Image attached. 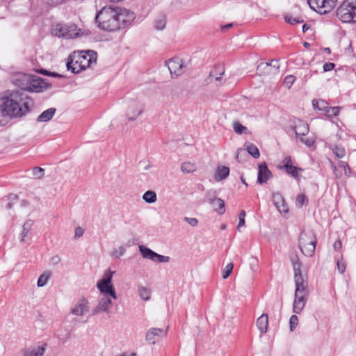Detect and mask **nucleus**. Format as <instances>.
<instances>
[{"label":"nucleus","mask_w":356,"mask_h":356,"mask_svg":"<svg viewBox=\"0 0 356 356\" xmlns=\"http://www.w3.org/2000/svg\"><path fill=\"white\" fill-rule=\"evenodd\" d=\"M166 19L163 15L159 16L154 22V27L157 30H163L165 27Z\"/></svg>","instance_id":"35"},{"label":"nucleus","mask_w":356,"mask_h":356,"mask_svg":"<svg viewBox=\"0 0 356 356\" xmlns=\"http://www.w3.org/2000/svg\"><path fill=\"white\" fill-rule=\"evenodd\" d=\"M84 230L81 227H78L75 229L74 238H79L83 236Z\"/></svg>","instance_id":"57"},{"label":"nucleus","mask_w":356,"mask_h":356,"mask_svg":"<svg viewBox=\"0 0 356 356\" xmlns=\"http://www.w3.org/2000/svg\"><path fill=\"white\" fill-rule=\"evenodd\" d=\"M285 20L286 22L291 24H296L299 23L303 22L302 19H300L299 17H293L292 16H286Z\"/></svg>","instance_id":"51"},{"label":"nucleus","mask_w":356,"mask_h":356,"mask_svg":"<svg viewBox=\"0 0 356 356\" xmlns=\"http://www.w3.org/2000/svg\"><path fill=\"white\" fill-rule=\"evenodd\" d=\"M143 106L138 102H132L127 111V116L129 120H135L143 113Z\"/></svg>","instance_id":"15"},{"label":"nucleus","mask_w":356,"mask_h":356,"mask_svg":"<svg viewBox=\"0 0 356 356\" xmlns=\"http://www.w3.org/2000/svg\"><path fill=\"white\" fill-rule=\"evenodd\" d=\"M298 324V318L296 315H292L289 319L290 331L293 332Z\"/></svg>","instance_id":"44"},{"label":"nucleus","mask_w":356,"mask_h":356,"mask_svg":"<svg viewBox=\"0 0 356 356\" xmlns=\"http://www.w3.org/2000/svg\"><path fill=\"white\" fill-rule=\"evenodd\" d=\"M95 22L98 26L107 31H115L121 28L124 22L123 15L111 7H104L96 15Z\"/></svg>","instance_id":"2"},{"label":"nucleus","mask_w":356,"mask_h":356,"mask_svg":"<svg viewBox=\"0 0 356 356\" xmlns=\"http://www.w3.org/2000/svg\"><path fill=\"white\" fill-rule=\"evenodd\" d=\"M233 268L234 264L232 263H229L225 266L222 273V278L224 280L227 279L230 275L233 270Z\"/></svg>","instance_id":"46"},{"label":"nucleus","mask_w":356,"mask_h":356,"mask_svg":"<svg viewBox=\"0 0 356 356\" xmlns=\"http://www.w3.org/2000/svg\"><path fill=\"white\" fill-rule=\"evenodd\" d=\"M181 170L184 173H191L197 170V166L195 163L184 162L181 165Z\"/></svg>","instance_id":"30"},{"label":"nucleus","mask_w":356,"mask_h":356,"mask_svg":"<svg viewBox=\"0 0 356 356\" xmlns=\"http://www.w3.org/2000/svg\"><path fill=\"white\" fill-rule=\"evenodd\" d=\"M232 26V24H226L225 26H222L221 27V29H222V31H225L226 30L229 29Z\"/></svg>","instance_id":"63"},{"label":"nucleus","mask_w":356,"mask_h":356,"mask_svg":"<svg viewBox=\"0 0 356 356\" xmlns=\"http://www.w3.org/2000/svg\"><path fill=\"white\" fill-rule=\"evenodd\" d=\"M45 350L46 345L32 347L24 351V356H43Z\"/></svg>","instance_id":"24"},{"label":"nucleus","mask_w":356,"mask_h":356,"mask_svg":"<svg viewBox=\"0 0 356 356\" xmlns=\"http://www.w3.org/2000/svg\"><path fill=\"white\" fill-rule=\"evenodd\" d=\"M263 65L265 67V68L273 67L274 68V70L273 72V73H276V72H279L278 60H272L270 63H261V64H260L259 67H261Z\"/></svg>","instance_id":"40"},{"label":"nucleus","mask_w":356,"mask_h":356,"mask_svg":"<svg viewBox=\"0 0 356 356\" xmlns=\"http://www.w3.org/2000/svg\"><path fill=\"white\" fill-rule=\"evenodd\" d=\"M273 201L274 205L279 211L280 213H286L289 211L288 206L282 197V196L279 193L273 194Z\"/></svg>","instance_id":"18"},{"label":"nucleus","mask_w":356,"mask_h":356,"mask_svg":"<svg viewBox=\"0 0 356 356\" xmlns=\"http://www.w3.org/2000/svg\"><path fill=\"white\" fill-rule=\"evenodd\" d=\"M143 199L147 203H154L156 201V194L153 191H147L143 194Z\"/></svg>","instance_id":"33"},{"label":"nucleus","mask_w":356,"mask_h":356,"mask_svg":"<svg viewBox=\"0 0 356 356\" xmlns=\"http://www.w3.org/2000/svg\"><path fill=\"white\" fill-rule=\"evenodd\" d=\"M55 108H49L47 110L43 111L37 118V121L39 122H48L52 119L56 113Z\"/></svg>","instance_id":"25"},{"label":"nucleus","mask_w":356,"mask_h":356,"mask_svg":"<svg viewBox=\"0 0 356 356\" xmlns=\"http://www.w3.org/2000/svg\"><path fill=\"white\" fill-rule=\"evenodd\" d=\"M245 215H246V213L244 210H242L239 214H238V218L239 219H245Z\"/></svg>","instance_id":"62"},{"label":"nucleus","mask_w":356,"mask_h":356,"mask_svg":"<svg viewBox=\"0 0 356 356\" xmlns=\"http://www.w3.org/2000/svg\"><path fill=\"white\" fill-rule=\"evenodd\" d=\"M233 128L234 131L238 134H241L244 131L247 130V127H245L238 122H236L234 123Z\"/></svg>","instance_id":"47"},{"label":"nucleus","mask_w":356,"mask_h":356,"mask_svg":"<svg viewBox=\"0 0 356 356\" xmlns=\"http://www.w3.org/2000/svg\"><path fill=\"white\" fill-rule=\"evenodd\" d=\"M337 15L342 22H356V6L347 0H344L337 8Z\"/></svg>","instance_id":"7"},{"label":"nucleus","mask_w":356,"mask_h":356,"mask_svg":"<svg viewBox=\"0 0 356 356\" xmlns=\"http://www.w3.org/2000/svg\"><path fill=\"white\" fill-rule=\"evenodd\" d=\"M90 311V303L88 300L82 298L71 309V313L76 316H83Z\"/></svg>","instance_id":"12"},{"label":"nucleus","mask_w":356,"mask_h":356,"mask_svg":"<svg viewBox=\"0 0 356 356\" xmlns=\"http://www.w3.org/2000/svg\"><path fill=\"white\" fill-rule=\"evenodd\" d=\"M310 8L320 14L330 12L335 6L337 0H307Z\"/></svg>","instance_id":"8"},{"label":"nucleus","mask_w":356,"mask_h":356,"mask_svg":"<svg viewBox=\"0 0 356 356\" xmlns=\"http://www.w3.org/2000/svg\"><path fill=\"white\" fill-rule=\"evenodd\" d=\"M337 266L338 271L341 274H342L345 272L346 266V263L344 262L343 259L337 261Z\"/></svg>","instance_id":"52"},{"label":"nucleus","mask_w":356,"mask_h":356,"mask_svg":"<svg viewBox=\"0 0 356 356\" xmlns=\"http://www.w3.org/2000/svg\"><path fill=\"white\" fill-rule=\"evenodd\" d=\"M44 169L40 167H35L33 168L32 175L37 179H40L44 176Z\"/></svg>","instance_id":"45"},{"label":"nucleus","mask_w":356,"mask_h":356,"mask_svg":"<svg viewBox=\"0 0 356 356\" xmlns=\"http://www.w3.org/2000/svg\"><path fill=\"white\" fill-rule=\"evenodd\" d=\"M298 138H300V141L307 147H312L314 144V140L313 139V138H305V136H300Z\"/></svg>","instance_id":"49"},{"label":"nucleus","mask_w":356,"mask_h":356,"mask_svg":"<svg viewBox=\"0 0 356 356\" xmlns=\"http://www.w3.org/2000/svg\"><path fill=\"white\" fill-rule=\"evenodd\" d=\"M299 247L307 257L313 255L316 248V237L312 232H302L299 236Z\"/></svg>","instance_id":"6"},{"label":"nucleus","mask_w":356,"mask_h":356,"mask_svg":"<svg viewBox=\"0 0 356 356\" xmlns=\"http://www.w3.org/2000/svg\"><path fill=\"white\" fill-rule=\"evenodd\" d=\"M272 177V173L268 168L265 162L259 165L257 181L262 184L266 183Z\"/></svg>","instance_id":"17"},{"label":"nucleus","mask_w":356,"mask_h":356,"mask_svg":"<svg viewBox=\"0 0 356 356\" xmlns=\"http://www.w3.org/2000/svg\"><path fill=\"white\" fill-rule=\"evenodd\" d=\"M341 248V242L340 241H337L334 243V248L336 250H339Z\"/></svg>","instance_id":"61"},{"label":"nucleus","mask_w":356,"mask_h":356,"mask_svg":"<svg viewBox=\"0 0 356 356\" xmlns=\"http://www.w3.org/2000/svg\"><path fill=\"white\" fill-rule=\"evenodd\" d=\"M341 107L334 106V107H328V109L326 110V116L328 118H332L333 116H337L339 111L341 110Z\"/></svg>","instance_id":"41"},{"label":"nucleus","mask_w":356,"mask_h":356,"mask_svg":"<svg viewBox=\"0 0 356 356\" xmlns=\"http://www.w3.org/2000/svg\"><path fill=\"white\" fill-rule=\"evenodd\" d=\"M138 248H139V251H140L141 255L143 256V257L144 259H149L153 250H152L151 249H149V248H147L143 245H140L138 246Z\"/></svg>","instance_id":"38"},{"label":"nucleus","mask_w":356,"mask_h":356,"mask_svg":"<svg viewBox=\"0 0 356 356\" xmlns=\"http://www.w3.org/2000/svg\"><path fill=\"white\" fill-rule=\"evenodd\" d=\"M65 0H51V3L56 5H59L64 3Z\"/></svg>","instance_id":"64"},{"label":"nucleus","mask_w":356,"mask_h":356,"mask_svg":"<svg viewBox=\"0 0 356 356\" xmlns=\"http://www.w3.org/2000/svg\"><path fill=\"white\" fill-rule=\"evenodd\" d=\"M331 167L335 178L339 179L342 177L343 172L339 169L332 162H331Z\"/></svg>","instance_id":"53"},{"label":"nucleus","mask_w":356,"mask_h":356,"mask_svg":"<svg viewBox=\"0 0 356 356\" xmlns=\"http://www.w3.org/2000/svg\"><path fill=\"white\" fill-rule=\"evenodd\" d=\"M113 300L111 297L102 296L97 306L92 311L91 315L96 316L102 312L109 314L111 312Z\"/></svg>","instance_id":"9"},{"label":"nucleus","mask_w":356,"mask_h":356,"mask_svg":"<svg viewBox=\"0 0 356 356\" xmlns=\"http://www.w3.org/2000/svg\"><path fill=\"white\" fill-rule=\"evenodd\" d=\"M307 201L305 195L300 194L296 197V205L301 207Z\"/></svg>","instance_id":"54"},{"label":"nucleus","mask_w":356,"mask_h":356,"mask_svg":"<svg viewBox=\"0 0 356 356\" xmlns=\"http://www.w3.org/2000/svg\"><path fill=\"white\" fill-rule=\"evenodd\" d=\"M334 63L327 62L323 65V71L329 72V71L332 70L334 69Z\"/></svg>","instance_id":"56"},{"label":"nucleus","mask_w":356,"mask_h":356,"mask_svg":"<svg viewBox=\"0 0 356 356\" xmlns=\"http://www.w3.org/2000/svg\"><path fill=\"white\" fill-rule=\"evenodd\" d=\"M149 259L154 262L166 263L170 261V257L159 254L153 251Z\"/></svg>","instance_id":"31"},{"label":"nucleus","mask_w":356,"mask_h":356,"mask_svg":"<svg viewBox=\"0 0 356 356\" xmlns=\"http://www.w3.org/2000/svg\"><path fill=\"white\" fill-rule=\"evenodd\" d=\"M25 93L19 90L6 91L0 99V106L6 111V115H18L22 114V109H17V101H20Z\"/></svg>","instance_id":"3"},{"label":"nucleus","mask_w":356,"mask_h":356,"mask_svg":"<svg viewBox=\"0 0 356 356\" xmlns=\"http://www.w3.org/2000/svg\"><path fill=\"white\" fill-rule=\"evenodd\" d=\"M246 149L248 152L254 158L257 159L259 157L260 154L259 149L257 146L253 144H250L246 146Z\"/></svg>","instance_id":"37"},{"label":"nucleus","mask_w":356,"mask_h":356,"mask_svg":"<svg viewBox=\"0 0 356 356\" xmlns=\"http://www.w3.org/2000/svg\"><path fill=\"white\" fill-rule=\"evenodd\" d=\"M229 175V168L225 165H219L216 168L214 179L216 181H220L225 179Z\"/></svg>","instance_id":"22"},{"label":"nucleus","mask_w":356,"mask_h":356,"mask_svg":"<svg viewBox=\"0 0 356 356\" xmlns=\"http://www.w3.org/2000/svg\"><path fill=\"white\" fill-rule=\"evenodd\" d=\"M312 106L314 109L322 111L326 115V110L328 109V103L323 99L313 100Z\"/></svg>","instance_id":"26"},{"label":"nucleus","mask_w":356,"mask_h":356,"mask_svg":"<svg viewBox=\"0 0 356 356\" xmlns=\"http://www.w3.org/2000/svg\"><path fill=\"white\" fill-rule=\"evenodd\" d=\"M166 65L172 76H179L181 75L186 69L183 60L179 58H173L170 59Z\"/></svg>","instance_id":"11"},{"label":"nucleus","mask_w":356,"mask_h":356,"mask_svg":"<svg viewBox=\"0 0 356 356\" xmlns=\"http://www.w3.org/2000/svg\"><path fill=\"white\" fill-rule=\"evenodd\" d=\"M54 35L60 38H72L76 37L78 34L72 33L70 31V27L64 24H56L53 29Z\"/></svg>","instance_id":"16"},{"label":"nucleus","mask_w":356,"mask_h":356,"mask_svg":"<svg viewBox=\"0 0 356 356\" xmlns=\"http://www.w3.org/2000/svg\"><path fill=\"white\" fill-rule=\"evenodd\" d=\"M97 62V53L92 50L74 51L71 54L66 64L68 70L74 74L92 67Z\"/></svg>","instance_id":"1"},{"label":"nucleus","mask_w":356,"mask_h":356,"mask_svg":"<svg viewBox=\"0 0 356 356\" xmlns=\"http://www.w3.org/2000/svg\"><path fill=\"white\" fill-rule=\"evenodd\" d=\"M225 73V70L222 67L218 66L215 67L210 72V77L214 79L216 81H220L221 79V76Z\"/></svg>","instance_id":"29"},{"label":"nucleus","mask_w":356,"mask_h":356,"mask_svg":"<svg viewBox=\"0 0 356 356\" xmlns=\"http://www.w3.org/2000/svg\"><path fill=\"white\" fill-rule=\"evenodd\" d=\"M138 291V295L142 300L147 301L150 299L151 291L149 289L145 286H139Z\"/></svg>","instance_id":"32"},{"label":"nucleus","mask_w":356,"mask_h":356,"mask_svg":"<svg viewBox=\"0 0 356 356\" xmlns=\"http://www.w3.org/2000/svg\"><path fill=\"white\" fill-rule=\"evenodd\" d=\"M50 276H51V273L49 272H45L44 273L42 274L38 280V282H37L38 286L42 287V286H45L47 284L49 279L50 278Z\"/></svg>","instance_id":"34"},{"label":"nucleus","mask_w":356,"mask_h":356,"mask_svg":"<svg viewBox=\"0 0 356 356\" xmlns=\"http://www.w3.org/2000/svg\"><path fill=\"white\" fill-rule=\"evenodd\" d=\"M60 259L58 255H55V256L52 257L51 259V263L53 265L58 264L60 262Z\"/></svg>","instance_id":"59"},{"label":"nucleus","mask_w":356,"mask_h":356,"mask_svg":"<svg viewBox=\"0 0 356 356\" xmlns=\"http://www.w3.org/2000/svg\"><path fill=\"white\" fill-rule=\"evenodd\" d=\"M332 150L337 158H343L346 153L345 148L340 145L332 147Z\"/></svg>","instance_id":"36"},{"label":"nucleus","mask_w":356,"mask_h":356,"mask_svg":"<svg viewBox=\"0 0 356 356\" xmlns=\"http://www.w3.org/2000/svg\"><path fill=\"white\" fill-rule=\"evenodd\" d=\"M257 326L261 334L266 333L268 327V318L266 314H261L257 320Z\"/></svg>","instance_id":"23"},{"label":"nucleus","mask_w":356,"mask_h":356,"mask_svg":"<svg viewBox=\"0 0 356 356\" xmlns=\"http://www.w3.org/2000/svg\"><path fill=\"white\" fill-rule=\"evenodd\" d=\"M97 288L99 291L102 296L111 297L113 300L117 299L116 291L113 284H97Z\"/></svg>","instance_id":"19"},{"label":"nucleus","mask_w":356,"mask_h":356,"mask_svg":"<svg viewBox=\"0 0 356 356\" xmlns=\"http://www.w3.org/2000/svg\"><path fill=\"white\" fill-rule=\"evenodd\" d=\"M167 331L159 328H150L146 333V341L152 344H155L163 337L166 336Z\"/></svg>","instance_id":"13"},{"label":"nucleus","mask_w":356,"mask_h":356,"mask_svg":"<svg viewBox=\"0 0 356 356\" xmlns=\"http://www.w3.org/2000/svg\"><path fill=\"white\" fill-rule=\"evenodd\" d=\"M7 117L6 111H3V108L0 106V126H5L7 124Z\"/></svg>","instance_id":"50"},{"label":"nucleus","mask_w":356,"mask_h":356,"mask_svg":"<svg viewBox=\"0 0 356 356\" xmlns=\"http://www.w3.org/2000/svg\"><path fill=\"white\" fill-rule=\"evenodd\" d=\"M286 171V172L289 175H291L294 178H298L299 176L298 171L301 170L300 168H298L296 166H293V165L286 166V168H284Z\"/></svg>","instance_id":"39"},{"label":"nucleus","mask_w":356,"mask_h":356,"mask_svg":"<svg viewBox=\"0 0 356 356\" xmlns=\"http://www.w3.org/2000/svg\"><path fill=\"white\" fill-rule=\"evenodd\" d=\"M245 226V219H239V222L237 226V229L241 232V228Z\"/></svg>","instance_id":"60"},{"label":"nucleus","mask_w":356,"mask_h":356,"mask_svg":"<svg viewBox=\"0 0 356 356\" xmlns=\"http://www.w3.org/2000/svg\"><path fill=\"white\" fill-rule=\"evenodd\" d=\"M209 203L218 214H223L225 213V202L222 199L218 197L209 198Z\"/></svg>","instance_id":"21"},{"label":"nucleus","mask_w":356,"mask_h":356,"mask_svg":"<svg viewBox=\"0 0 356 356\" xmlns=\"http://www.w3.org/2000/svg\"><path fill=\"white\" fill-rule=\"evenodd\" d=\"M114 273L115 272L111 270H106L103 275L102 278L97 282V284H112V278Z\"/></svg>","instance_id":"27"},{"label":"nucleus","mask_w":356,"mask_h":356,"mask_svg":"<svg viewBox=\"0 0 356 356\" xmlns=\"http://www.w3.org/2000/svg\"><path fill=\"white\" fill-rule=\"evenodd\" d=\"M296 81V78L293 75H288L284 78V84L288 88H290L291 86Z\"/></svg>","instance_id":"48"},{"label":"nucleus","mask_w":356,"mask_h":356,"mask_svg":"<svg viewBox=\"0 0 356 356\" xmlns=\"http://www.w3.org/2000/svg\"><path fill=\"white\" fill-rule=\"evenodd\" d=\"M11 81L15 86L19 87L22 90L40 92L42 88L40 85L42 82L40 78L36 79L30 74L22 72L14 74Z\"/></svg>","instance_id":"4"},{"label":"nucleus","mask_w":356,"mask_h":356,"mask_svg":"<svg viewBox=\"0 0 356 356\" xmlns=\"http://www.w3.org/2000/svg\"><path fill=\"white\" fill-rule=\"evenodd\" d=\"M282 163L283 167L284 168H286V166H289V165H292L291 164V159L289 156L284 157V159L282 160Z\"/></svg>","instance_id":"58"},{"label":"nucleus","mask_w":356,"mask_h":356,"mask_svg":"<svg viewBox=\"0 0 356 356\" xmlns=\"http://www.w3.org/2000/svg\"><path fill=\"white\" fill-rule=\"evenodd\" d=\"M34 106V102L31 97L28 96L26 94L24 95H22V98L20 99V101H17V109L22 108V114H19L18 115H10V118H20L26 115H27L29 113L31 112L32 108Z\"/></svg>","instance_id":"10"},{"label":"nucleus","mask_w":356,"mask_h":356,"mask_svg":"<svg viewBox=\"0 0 356 356\" xmlns=\"http://www.w3.org/2000/svg\"><path fill=\"white\" fill-rule=\"evenodd\" d=\"M291 262L294 271V281L296 284L295 293L309 294L307 280L304 279L301 273V262L298 256L291 258Z\"/></svg>","instance_id":"5"},{"label":"nucleus","mask_w":356,"mask_h":356,"mask_svg":"<svg viewBox=\"0 0 356 356\" xmlns=\"http://www.w3.org/2000/svg\"><path fill=\"white\" fill-rule=\"evenodd\" d=\"M294 131L297 138L305 136L309 133V126L307 123L299 120L294 125Z\"/></svg>","instance_id":"20"},{"label":"nucleus","mask_w":356,"mask_h":356,"mask_svg":"<svg viewBox=\"0 0 356 356\" xmlns=\"http://www.w3.org/2000/svg\"><path fill=\"white\" fill-rule=\"evenodd\" d=\"M33 225V222L31 220H28L24 222L23 225V229L21 233V241L24 242L26 241L25 238L31 229Z\"/></svg>","instance_id":"28"},{"label":"nucleus","mask_w":356,"mask_h":356,"mask_svg":"<svg viewBox=\"0 0 356 356\" xmlns=\"http://www.w3.org/2000/svg\"><path fill=\"white\" fill-rule=\"evenodd\" d=\"M184 220L186 222H187L190 225L193 226V227H195L198 224V220L197 219L195 218H188V217H185L184 218Z\"/></svg>","instance_id":"55"},{"label":"nucleus","mask_w":356,"mask_h":356,"mask_svg":"<svg viewBox=\"0 0 356 356\" xmlns=\"http://www.w3.org/2000/svg\"><path fill=\"white\" fill-rule=\"evenodd\" d=\"M125 252V248L122 246L119 247L118 249H115L112 251L111 255L115 258L118 259L122 257Z\"/></svg>","instance_id":"43"},{"label":"nucleus","mask_w":356,"mask_h":356,"mask_svg":"<svg viewBox=\"0 0 356 356\" xmlns=\"http://www.w3.org/2000/svg\"><path fill=\"white\" fill-rule=\"evenodd\" d=\"M309 295L295 293L293 305V312L296 314H300L303 310Z\"/></svg>","instance_id":"14"},{"label":"nucleus","mask_w":356,"mask_h":356,"mask_svg":"<svg viewBox=\"0 0 356 356\" xmlns=\"http://www.w3.org/2000/svg\"><path fill=\"white\" fill-rule=\"evenodd\" d=\"M337 168L340 169L342 172H343V174L345 175H347L348 173L350 172V168L348 163L345 161H340L338 163Z\"/></svg>","instance_id":"42"}]
</instances>
